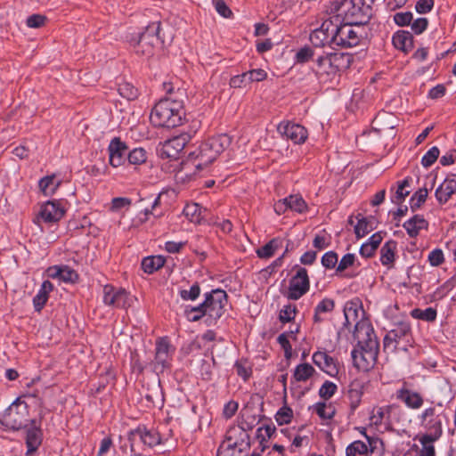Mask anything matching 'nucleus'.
Segmentation results:
<instances>
[{"label": "nucleus", "instance_id": "nucleus-1", "mask_svg": "<svg viewBox=\"0 0 456 456\" xmlns=\"http://www.w3.org/2000/svg\"><path fill=\"white\" fill-rule=\"evenodd\" d=\"M354 337L357 338V346L352 351L354 366L362 371H369L377 362L379 354V342L373 330L365 325L355 326Z\"/></svg>", "mask_w": 456, "mask_h": 456}, {"label": "nucleus", "instance_id": "nucleus-2", "mask_svg": "<svg viewBox=\"0 0 456 456\" xmlns=\"http://www.w3.org/2000/svg\"><path fill=\"white\" fill-rule=\"evenodd\" d=\"M373 2L374 0H335L330 4V13L337 14L343 22L364 25L372 15Z\"/></svg>", "mask_w": 456, "mask_h": 456}, {"label": "nucleus", "instance_id": "nucleus-3", "mask_svg": "<svg viewBox=\"0 0 456 456\" xmlns=\"http://www.w3.org/2000/svg\"><path fill=\"white\" fill-rule=\"evenodd\" d=\"M232 143V137L221 134L203 142L197 151L189 154V159L193 161L197 170H202L212 164L217 157Z\"/></svg>", "mask_w": 456, "mask_h": 456}, {"label": "nucleus", "instance_id": "nucleus-4", "mask_svg": "<svg viewBox=\"0 0 456 456\" xmlns=\"http://www.w3.org/2000/svg\"><path fill=\"white\" fill-rule=\"evenodd\" d=\"M183 116V101L165 98L154 106L150 118L155 126L171 128L180 126Z\"/></svg>", "mask_w": 456, "mask_h": 456}, {"label": "nucleus", "instance_id": "nucleus-5", "mask_svg": "<svg viewBox=\"0 0 456 456\" xmlns=\"http://www.w3.org/2000/svg\"><path fill=\"white\" fill-rule=\"evenodd\" d=\"M204 296V301L197 305V309L193 311L200 313L203 309L207 315L204 322L208 326H213L224 313V307L227 304V294L224 290L217 289L205 293Z\"/></svg>", "mask_w": 456, "mask_h": 456}, {"label": "nucleus", "instance_id": "nucleus-6", "mask_svg": "<svg viewBox=\"0 0 456 456\" xmlns=\"http://www.w3.org/2000/svg\"><path fill=\"white\" fill-rule=\"evenodd\" d=\"M28 421V407L20 398H17L0 417V424L12 430L26 428Z\"/></svg>", "mask_w": 456, "mask_h": 456}, {"label": "nucleus", "instance_id": "nucleus-7", "mask_svg": "<svg viewBox=\"0 0 456 456\" xmlns=\"http://www.w3.org/2000/svg\"><path fill=\"white\" fill-rule=\"evenodd\" d=\"M411 338V329L410 323L400 322L395 324L394 329L386 334L383 340L384 349L395 352L401 342L404 343L403 348L405 349L406 346L410 344Z\"/></svg>", "mask_w": 456, "mask_h": 456}, {"label": "nucleus", "instance_id": "nucleus-8", "mask_svg": "<svg viewBox=\"0 0 456 456\" xmlns=\"http://www.w3.org/2000/svg\"><path fill=\"white\" fill-rule=\"evenodd\" d=\"M362 26L342 22L339 29H338V34L335 36L334 44L342 47L356 46L363 38Z\"/></svg>", "mask_w": 456, "mask_h": 456}, {"label": "nucleus", "instance_id": "nucleus-9", "mask_svg": "<svg viewBox=\"0 0 456 456\" xmlns=\"http://www.w3.org/2000/svg\"><path fill=\"white\" fill-rule=\"evenodd\" d=\"M296 273L289 280L288 291L285 294L288 299L297 300L303 297L310 288L307 270L304 267L295 266Z\"/></svg>", "mask_w": 456, "mask_h": 456}, {"label": "nucleus", "instance_id": "nucleus-10", "mask_svg": "<svg viewBox=\"0 0 456 456\" xmlns=\"http://www.w3.org/2000/svg\"><path fill=\"white\" fill-rule=\"evenodd\" d=\"M299 61H312V69L317 75L336 74L341 68H348L351 59H298Z\"/></svg>", "mask_w": 456, "mask_h": 456}, {"label": "nucleus", "instance_id": "nucleus-11", "mask_svg": "<svg viewBox=\"0 0 456 456\" xmlns=\"http://www.w3.org/2000/svg\"><path fill=\"white\" fill-rule=\"evenodd\" d=\"M191 135L189 134H181L163 142L159 150V154L162 159L178 158L179 153L184 149L185 145L190 142Z\"/></svg>", "mask_w": 456, "mask_h": 456}, {"label": "nucleus", "instance_id": "nucleus-12", "mask_svg": "<svg viewBox=\"0 0 456 456\" xmlns=\"http://www.w3.org/2000/svg\"><path fill=\"white\" fill-rule=\"evenodd\" d=\"M421 423L427 428L432 436L439 438L442 435V418L441 414L438 413L436 407H430L426 409L421 416Z\"/></svg>", "mask_w": 456, "mask_h": 456}, {"label": "nucleus", "instance_id": "nucleus-13", "mask_svg": "<svg viewBox=\"0 0 456 456\" xmlns=\"http://www.w3.org/2000/svg\"><path fill=\"white\" fill-rule=\"evenodd\" d=\"M277 130L281 136L290 139L297 144L305 142L307 138L306 129L299 124L281 122L278 125Z\"/></svg>", "mask_w": 456, "mask_h": 456}, {"label": "nucleus", "instance_id": "nucleus-14", "mask_svg": "<svg viewBox=\"0 0 456 456\" xmlns=\"http://www.w3.org/2000/svg\"><path fill=\"white\" fill-rule=\"evenodd\" d=\"M64 214L65 210L58 201L49 200L41 207L36 221L37 222L41 218L45 223H56L62 218Z\"/></svg>", "mask_w": 456, "mask_h": 456}, {"label": "nucleus", "instance_id": "nucleus-15", "mask_svg": "<svg viewBox=\"0 0 456 456\" xmlns=\"http://www.w3.org/2000/svg\"><path fill=\"white\" fill-rule=\"evenodd\" d=\"M108 150L110 164L114 167L121 166L128 155L127 146L118 137H115L110 141Z\"/></svg>", "mask_w": 456, "mask_h": 456}, {"label": "nucleus", "instance_id": "nucleus-16", "mask_svg": "<svg viewBox=\"0 0 456 456\" xmlns=\"http://www.w3.org/2000/svg\"><path fill=\"white\" fill-rule=\"evenodd\" d=\"M328 20H324L320 28L312 32V38L320 37V35L327 36L330 38V42L334 44L335 36L338 34L340 24L343 22L337 14H331Z\"/></svg>", "mask_w": 456, "mask_h": 456}, {"label": "nucleus", "instance_id": "nucleus-17", "mask_svg": "<svg viewBox=\"0 0 456 456\" xmlns=\"http://www.w3.org/2000/svg\"><path fill=\"white\" fill-rule=\"evenodd\" d=\"M50 278L59 279L64 282L75 283L78 281L77 273L68 265H53L47 269Z\"/></svg>", "mask_w": 456, "mask_h": 456}, {"label": "nucleus", "instance_id": "nucleus-18", "mask_svg": "<svg viewBox=\"0 0 456 456\" xmlns=\"http://www.w3.org/2000/svg\"><path fill=\"white\" fill-rule=\"evenodd\" d=\"M396 398L403 402L407 407L414 410L419 409L424 403L420 394L406 388L405 387L396 392Z\"/></svg>", "mask_w": 456, "mask_h": 456}, {"label": "nucleus", "instance_id": "nucleus-19", "mask_svg": "<svg viewBox=\"0 0 456 456\" xmlns=\"http://www.w3.org/2000/svg\"><path fill=\"white\" fill-rule=\"evenodd\" d=\"M313 362L322 370L330 376H334L338 373V368L334 359L325 352H315L313 354Z\"/></svg>", "mask_w": 456, "mask_h": 456}, {"label": "nucleus", "instance_id": "nucleus-20", "mask_svg": "<svg viewBox=\"0 0 456 456\" xmlns=\"http://www.w3.org/2000/svg\"><path fill=\"white\" fill-rule=\"evenodd\" d=\"M42 443V431L36 426V420H31V428L28 429L26 444L28 447L26 455L29 456L35 452Z\"/></svg>", "mask_w": 456, "mask_h": 456}, {"label": "nucleus", "instance_id": "nucleus-21", "mask_svg": "<svg viewBox=\"0 0 456 456\" xmlns=\"http://www.w3.org/2000/svg\"><path fill=\"white\" fill-rule=\"evenodd\" d=\"M143 397L152 406H162L164 396L160 387L159 380H154L151 384H148Z\"/></svg>", "mask_w": 456, "mask_h": 456}, {"label": "nucleus", "instance_id": "nucleus-22", "mask_svg": "<svg viewBox=\"0 0 456 456\" xmlns=\"http://www.w3.org/2000/svg\"><path fill=\"white\" fill-rule=\"evenodd\" d=\"M161 40L160 37V22L156 21L148 25L145 30L141 34L138 41V46H142L143 44L154 45Z\"/></svg>", "mask_w": 456, "mask_h": 456}, {"label": "nucleus", "instance_id": "nucleus-23", "mask_svg": "<svg viewBox=\"0 0 456 456\" xmlns=\"http://www.w3.org/2000/svg\"><path fill=\"white\" fill-rule=\"evenodd\" d=\"M403 227L406 230L407 234L411 238H416L421 230H427L428 228V222L423 216L414 215L403 224Z\"/></svg>", "mask_w": 456, "mask_h": 456}, {"label": "nucleus", "instance_id": "nucleus-24", "mask_svg": "<svg viewBox=\"0 0 456 456\" xmlns=\"http://www.w3.org/2000/svg\"><path fill=\"white\" fill-rule=\"evenodd\" d=\"M394 46L403 54L409 53L413 47V37L409 31H398L392 38Z\"/></svg>", "mask_w": 456, "mask_h": 456}, {"label": "nucleus", "instance_id": "nucleus-25", "mask_svg": "<svg viewBox=\"0 0 456 456\" xmlns=\"http://www.w3.org/2000/svg\"><path fill=\"white\" fill-rule=\"evenodd\" d=\"M456 193V182L444 181L436 190V198L440 204H445Z\"/></svg>", "mask_w": 456, "mask_h": 456}, {"label": "nucleus", "instance_id": "nucleus-26", "mask_svg": "<svg viewBox=\"0 0 456 456\" xmlns=\"http://www.w3.org/2000/svg\"><path fill=\"white\" fill-rule=\"evenodd\" d=\"M169 348L170 344L167 338H161L156 343L155 361L162 368L167 366Z\"/></svg>", "mask_w": 456, "mask_h": 456}, {"label": "nucleus", "instance_id": "nucleus-27", "mask_svg": "<svg viewBox=\"0 0 456 456\" xmlns=\"http://www.w3.org/2000/svg\"><path fill=\"white\" fill-rule=\"evenodd\" d=\"M53 289V285L49 281H45L38 293L33 298L35 310L40 312L48 300L49 293Z\"/></svg>", "mask_w": 456, "mask_h": 456}, {"label": "nucleus", "instance_id": "nucleus-28", "mask_svg": "<svg viewBox=\"0 0 456 456\" xmlns=\"http://www.w3.org/2000/svg\"><path fill=\"white\" fill-rule=\"evenodd\" d=\"M128 441L130 443L131 452L134 456H141L140 451L144 449V440L141 431V428L131 430L128 433Z\"/></svg>", "mask_w": 456, "mask_h": 456}, {"label": "nucleus", "instance_id": "nucleus-29", "mask_svg": "<svg viewBox=\"0 0 456 456\" xmlns=\"http://www.w3.org/2000/svg\"><path fill=\"white\" fill-rule=\"evenodd\" d=\"M206 211L207 210L202 209V207L198 203L187 204L183 208L184 216L190 220V222L195 224H200L204 217L203 212Z\"/></svg>", "mask_w": 456, "mask_h": 456}, {"label": "nucleus", "instance_id": "nucleus-30", "mask_svg": "<svg viewBox=\"0 0 456 456\" xmlns=\"http://www.w3.org/2000/svg\"><path fill=\"white\" fill-rule=\"evenodd\" d=\"M165 264V258L161 256L144 257L142 261V268L147 273H152L160 269Z\"/></svg>", "mask_w": 456, "mask_h": 456}, {"label": "nucleus", "instance_id": "nucleus-31", "mask_svg": "<svg viewBox=\"0 0 456 456\" xmlns=\"http://www.w3.org/2000/svg\"><path fill=\"white\" fill-rule=\"evenodd\" d=\"M397 243L395 240L386 242L380 250V261L383 265H388L395 260V251Z\"/></svg>", "mask_w": 456, "mask_h": 456}, {"label": "nucleus", "instance_id": "nucleus-32", "mask_svg": "<svg viewBox=\"0 0 456 456\" xmlns=\"http://www.w3.org/2000/svg\"><path fill=\"white\" fill-rule=\"evenodd\" d=\"M54 180L55 176L53 175L45 176L39 181L40 190L45 196L53 195L61 185V181L55 183Z\"/></svg>", "mask_w": 456, "mask_h": 456}, {"label": "nucleus", "instance_id": "nucleus-33", "mask_svg": "<svg viewBox=\"0 0 456 456\" xmlns=\"http://www.w3.org/2000/svg\"><path fill=\"white\" fill-rule=\"evenodd\" d=\"M282 241L279 238L271 240L268 243L256 250V254L260 258H268L272 256L274 252L281 248Z\"/></svg>", "mask_w": 456, "mask_h": 456}, {"label": "nucleus", "instance_id": "nucleus-34", "mask_svg": "<svg viewBox=\"0 0 456 456\" xmlns=\"http://www.w3.org/2000/svg\"><path fill=\"white\" fill-rule=\"evenodd\" d=\"M347 395L350 401L351 411H354L359 406L362 395L361 385L358 382L351 383Z\"/></svg>", "mask_w": 456, "mask_h": 456}, {"label": "nucleus", "instance_id": "nucleus-35", "mask_svg": "<svg viewBox=\"0 0 456 456\" xmlns=\"http://www.w3.org/2000/svg\"><path fill=\"white\" fill-rule=\"evenodd\" d=\"M369 452H372L373 450H369L368 445L360 440L354 441L350 444L346 449V456H363L367 455Z\"/></svg>", "mask_w": 456, "mask_h": 456}, {"label": "nucleus", "instance_id": "nucleus-36", "mask_svg": "<svg viewBox=\"0 0 456 456\" xmlns=\"http://www.w3.org/2000/svg\"><path fill=\"white\" fill-rule=\"evenodd\" d=\"M335 302L330 298L322 299L314 309V322H321L322 319L320 314L324 313H330L334 309Z\"/></svg>", "mask_w": 456, "mask_h": 456}, {"label": "nucleus", "instance_id": "nucleus-37", "mask_svg": "<svg viewBox=\"0 0 456 456\" xmlns=\"http://www.w3.org/2000/svg\"><path fill=\"white\" fill-rule=\"evenodd\" d=\"M314 367L309 363L298 364L294 371V378L297 381H305L314 373Z\"/></svg>", "mask_w": 456, "mask_h": 456}, {"label": "nucleus", "instance_id": "nucleus-38", "mask_svg": "<svg viewBox=\"0 0 456 456\" xmlns=\"http://www.w3.org/2000/svg\"><path fill=\"white\" fill-rule=\"evenodd\" d=\"M141 431L145 447H153L161 443V436L158 431L154 429H147L146 428H141Z\"/></svg>", "mask_w": 456, "mask_h": 456}, {"label": "nucleus", "instance_id": "nucleus-39", "mask_svg": "<svg viewBox=\"0 0 456 456\" xmlns=\"http://www.w3.org/2000/svg\"><path fill=\"white\" fill-rule=\"evenodd\" d=\"M438 438H435L430 435H423L419 438V442L422 444V449L419 452V456H436L435 447L433 443Z\"/></svg>", "mask_w": 456, "mask_h": 456}, {"label": "nucleus", "instance_id": "nucleus-40", "mask_svg": "<svg viewBox=\"0 0 456 456\" xmlns=\"http://www.w3.org/2000/svg\"><path fill=\"white\" fill-rule=\"evenodd\" d=\"M410 177H406L402 182L398 183L397 190L395 191V196L392 198V202L397 205L403 203L405 198L410 194L409 191H405V188L410 186Z\"/></svg>", "mask_w": 456, "mask_h": 456}, {"label": "nucleus", "instance_id": "nucleus-41", "mask_svg": "<svg viewBox=\"0 0 456 456\" xmlns=\"http://www.w3.org/2000/svg\"><path fill=\"white\" fill-rule=\"evenodd\" d=\"M428 195V189L421 188L418 190L410 200V207L412 212L419 209L426 201Z\"/></svg>", "mask_w": 456, "mask_h": 456}, {"label": "nucleus", "instance_id": "nucleus-42", "mask_svg": "<svg viewBox=\"0 0 456 456\" xmlns=\"http://www.w3.org/2000/svg\"><path fill=\"white\" fill-rule=\"evenodd\" d=\"M411 315L414 319L433 322L436 318V310L432 307L426 308L425 310L415 308L411 311Z\"/></svg>", "mask_w": 456, "mask_h": 456}, {"label": "nucleus", "instance_id": "nucleus-43", "mask_svg": "<svg viewBox=\"0 0 456 456\" xmlns=\"http://www.w3.org/2000/svg\"><path fill=\"white\" fill-rule=\"evenodd\" d=\"M200 287L198 282H194L190 289H182L179 291V295L182 299L185 301H194L196 300L200 295Z\"/></svg>", "mask_w": 456, "mask_h": 456}, {"label": "nucleus", "instance_id": "nucleus-44", "mask_svg": "<svg viewBox=\"0 0 456 456\" xmlns=\"http://www.w3.org/2000/svg\"><path fill=\"white\" fill-rule=\"evenodd\" d=\"M118 91L121 97L132 101L137 98L138 90L130 83L124 82L118 86Z\"/></svg>", "mask_w": 456, "mask_h": 456}, {"label": "nucleus", "instance_id": "nucleus-45", "mask_svg": "<svg viewBox=\"0 0 456 456\" xmlns=\"http://www.w3.org/2000/svg\"><path fill=\"white\" fill-rule=\"evenodd\" d=\"M118 289L111 285H105L103 287V302L107 305L117 306Z\"/></svg>", "mask_w": 456, "mask_h": 456}, {"label": "nucleus", "instance_id": "nucleus-46", "mask_svg": "<svg viewBox=\"0 0 456 456\" xmlns=\"http://www.w3.org/2000/svg\"><path fill=\"white\" fill-rule=\"evenodd\" d=\"M127 159L130 164L141 165L147 159V153L142 148H135L128 152Z\"/></svg>", "mask_w": 456, "mask_h": 456}, {"label": "nucleus", "instance_id": "nucleus-47", "mask_svg": "<svg viewBox=\"0 0 456 456\" xmlns=\"http://www.w3.org/2000/svg\"><path fill=\"white\" fill-rule=\"evenodd\" d=\"M289 209L302 213L306 209V204L299 195H290L286 198Z\"/></svg>", "mask_w": 456, "mask_h": 456}, {"label": "nucleus", "instance_id": "nucleus-48", "mask_svg": "<svg viewBox=\"0 0 456 456\" xmlns=\"http://www.w3.org/2000/svg\"><path fill=\"white\" fill-rule=\"evenodd\" d=\"M316 413L323 419H330L335 414V409L331 404L327 405L325 403H317L315 404Z\"/></svg>", "mask_w": 456, "mask_h": 456}, {"label": "nucleus", "instance_id": "nucleus-49", "mask_svg": "<svg viewBox=\"0 0 456 456\" xmlns=\"http://www.w3.org/2000/svg\"><path fill=\"white\" fill-rule=\"evenodd\" d=\"M357 218L358 223L354 225V233L357 238H362L369 233L372 230V227L370 225L367 218H359V216H357Z\"/></svg>", "mask_w": 456, "mask_h": 456}, {"label": "nucleus", "instance_id": "nucleus-50", "mask_svg": "<svg viewBox=\"0 0 456 456\" xmlns=\"http://www.w3.org/2000/svg\"><path fill=\"white\" fill-rule=\"evenodd\" d=\"M440 151L436 146L432 147L421 159V164L424 167L432 166L439 157Z\"/></svg>", "mask_w": 456, "mask_h": 456}, {"label": "nucleus", "instance_id": "nucleus-51", "mask_svg": "<svg viewBox=\"0 0 456 456\" xmlns=\"http://www.w3.org/2000/svg\"><path fill=\"white\" fill-rule=\"evenodd\" d=\"M337 386L331 381H325L319 390V395L324 400L330 399L337 391Z\"/></svg>", "mask_w": 456, "mask_h": 456}, {"label": "nucleus", "instance_id": "nucleus-52", "mask_svg": "<svg viewBox=\"0 0 456 456\" xmlns=\"http://www.w3.org/2000/svg\"><path fill=\"white\" fill-rule=\"evenodd\" d=\"M133 300V297L125 289H118L116 307L126 309L131 306Z\"/></svg>", "mask_w": 456, "mask_h": 456}, {"label": "nucleus", "instance_id": "nucleus-53", "mask_svg": "<svg viewBox=\"0 0 456 456\" xmlns=\"http://www.w3.org/2000/svg\"><path fill=\"white\" fill-rule=\"evenodd\" d=\"M297 313L295 305H287L280 312L279 319L281 322H289L294 320Z\"/></svg>", "mask_w": 456, "mask_h": 456}, {"label": "nucleus", "instance_id": "nucleus-54", "mask_svg": "<svg viewBox=\"0 0 456 456\" xmlns=\"http://www.w3.org/2000/svg\"><path fill=\"white\" fill-rule=\"evenodd\" d=\"M275 427L271 425H265L257 429L256 436L259 439L260 444L267 442V440L275 432Z\"/></svg>", "mask_w": 456, "mask_h": 456}, {"label": "nucleus", "instance_id": "nucleus-55", "mask_svg": "<svg viewBox=\"0 0 456 456\" xmlns=\"http://www.w3.org/2000/svg\"><path fill=\"white\" fill-rule=\"evenodd\" d=\"M338 256L334 251L325 253L322 257V264L327 269H331L338 264Z\"/></svg>", "mask_w": 456, "mask_h": 456}, {"label": "nucleus", "instance_id": "nucleus-56", "mask_svg": "<svg viewBox=\"0 0 456 456\" xmlns=\"http://www.w3.org/2000/svg\"><path fill=\"white\" fill-rule=\"evenodd\" d=\"M46 17L42 14H32L27 18L26 24L29 28H38L45 25Z\"/></svg>", "mask_w": 456, "mask_h": 456}, {"label": "nucleus", "instance_id": "nucleus-57", "mask_svg": "<svg viewBox=\"0 0 456 456\" xmlns=\"http://www.w3.org/2000/svg\"><path fill=\"white\" fill-rule=\"evenodd\" d=\"M292 411L288 407L281 408L275 415V419L279 425H284L290 422Z\"/></svg>", "mask_w": 456, "mask_h": 456}, {"label": "nucleus", "instance_id": "nucleus-58", "mask_svg": "<svg viewBox=\"0 0 456 456\" xmlns=\"http://www.w3.org/2000/svg\"><path fill=\"white\" fill-rule=\"evenodd\" d=\"M248 73L244 72L240 75L234 76L230 80V86L233 88L245 87L249 84Z\"/></svg>", "mask_w": 456, "mask_h": 456}, {"label": "nucleus", "instance_id": "nucleus-59", "mask_svg": "<svg viewBox=\"0 0 456 456\" xmlns=\"http://www.w3.org/2000/svg\"><path fill=\"white\" fill-rule=\"evenodd\" d=\"M194 309H197V306L187 307L184 310V315L189 322H198L203 318H204V320L207 318V315L203 309H201V311L200 313L194 312L193 311Z\"/></svg>", "mask_w": 456, "mask_h": 456}, {"label": "nucleus", "instance_id": "nucleus-60", "mask_svg": "<svg viewBox=\"0 0 456 456\" xmlns=\"http://www.w3.org/2000/svg\"><path fill=\"white\" fill-rule=\"evenodd\" d=\"M355 256L354 254L347 253L339 261L338 267H337V273H342L345 270H346L348 267L352 266L354 263Z\"/></svg>", "mask_w": 456, "mask_h": 456}, {"label": "nucleus", "instance_id": "nucleus-61", "mask_svg": "<svg viewBox=\"0 0 456 456\" xmlns=\"http://www.w3.org/2000/svg\"><path fill=\"white\" fill-rule=\"evenodd\" d=\"M394 20L401 27L410 25L412 20V13L411 12H397L394 15Z\"/></svg>", "mask_w": 456, "mask_h": 456}, {"label": "nucleus", "instance_id": "nucleus-62", "mask_svg": "<svg viewBox=\"0 0 456 456\" xmlns=\"http://www.w3.org/2000/svg\"><path fill=\"white\" fill-rule=\"evenodd\" d=\"M277 341L284 350L285 357L289 358L291 356L292 346L289 341L288 333L283 332L281 335H279Z\"/></svg>", "mask_w": 456, "mask_h": 456}, {"label": "nucleus", "instance_id": "nucleus-63", "mask_svg": "<svg viewBox=\"0 0 456 456\" xmlns=\"http://www.w3.org/2000/svg\"><path fill=\"white\" fill-rule=\"evenodd\" d=\"M428 261L432 266H439L444 261V253L441 249L432 250L428 255Z\"/></svg>", "mask_w": 456, "mask_h": 456}, {"label": "nucleus", "instance_id": "nucleus-64", "mask_svg": "<svg viewBox=\"0 0 456 456\" xmlns=\"http://www.w3.org/2000/svg\"><path fill=\"white\" fill-rule=\"evenodd\" d=\"M428 20L427 18H419L411 23V30L416 34H421L428 27Z\"/></svg>", "mask_w": 456, "mask_h": 456}]
</instances>
